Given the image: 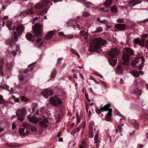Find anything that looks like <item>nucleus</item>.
<instances>
[{"label":"nucleus","mask_w":148,"mask_h":148,"mask_svg":"<svg viewBox=\"0 0 148 148\" xmlns=\"http://www.w3.org/2000/svg\"><path fill=\"white\" fill-rule=\"evenodd\" d=\"M6 24L9 30H12L13 32V34L11 36V39L7 41V43L12 46L17 40L18 36H20L24 32V27L23 25L20 24L18 25L16 28L13 26L12 28L11 27L12 25V22L9 20L6 22Z\"/></svg>","instance_id":"obj_1"},{"label":"nucleus","mask_w":148,"mask_h":148,"mask_svg":"<svg viewBox=\"0 0 148 148\" xmlns=\"http://www.w3.org/2000/svg\"><path fill=\"white\" fill-rule=\"evenodd\" d=\"M33 32L36 37L38 38L35 39L34 36L30 34H27L25 35L26 39L32 41H36L37 45L41 47L45 42L44 40L42 41L40 38L42 36V25L40 23H36L35 26L32 28Z\"/></svg>","instance_id":"obj_2"},{"label":"nucleus","mask_w":148,"mask_h":148,"mask_svg":"<svg viewBox=\"0 0 148 148\" xmlns=\"http://www.w3.org/2000/svg\"><path fill=\"white\" fill-rule=\"evenodd\" d=\"M106 41L100 38H96L93 40L90 44V48L89 49L90 52H97L99 53L101 51L102 47L106 43Z\"/></svg>","instance_id":"obj_3"},{"label":"nucleus","mask_w":148,"mask_h":148,"mask_svg":"<svg viewBox=\"0 0 148 148\" xmlns=\"http://www.w3.org/2000/svg\"><path fill=\"white\" fill-rule=\"evenodd\" d=\"M35 63H32L30 64L28 67V69L22 72L19 75V78L21 84L24 85L27 83L29 78L31 77L32 75V71L34 69Z\"/></svg>","instance_id":"obj_4"},{"label":"nucleus","mask_w":148,"mask_h":148,"mask_svg":"<svg viewBox=\"0 0 148 148\" xmlns=\"http://www.w3.org/2000/svg\"><path fill=\"white\" fill-rule=\"evenodd\" d=\"M110 103H109L105 105L103 107L100 106V108H96V111L98 114H99L101 112L106 111H108V112L105 117V119L108 121H111L112 120L111 117L112 115V109L110 108L111 107Z\"/></svg>","instance_id":"obj_5"},{"label":"nucleus","mask_w":148,"mask_h":148,"mask_svg":"<svg viewBox=\"0 0 148 148\" xmlns=\"http://www.w3.org/2000/svg\"><path fill=\"white\" fill-rule=\"evenodd\" d=\"M23 126L24 128H21L19 130V133L20 136L25 137L28 134L31 130L32 132H36L37 129L35 126H31L27 123H23Z\"/></svg>","instance_id":"obj_6"},{"label":"nucleus","mask_w":148,"mask_h":148,"mask_svg":"<svg viewBox=\"0 0 148 148\" xmlns=\"http://www.w3.org/2000/svg\"><path fill=\"white\" fill-rule=\"evenodd\" d=\"M134 54V51L132 49L128 47L125 48L122 56L123 60L124 61L123 64H127L130 60L131 56Z\"/></svg>","instance_id":"obj_7"},{"label":"nucleus","mask_w":148,"mask_h":148,"mask_svg":"<svg viewBox=\"0 0 148 148\" xmlns=\"http://www.w3.org/2000/svg\"><path fill=\"white\" fill-rule=\"evenodd\" d=\"M119 53L117 49H113L110 51L109 56L110 57L108 59L109 64L112 66L115 65L117 61V56Z\"/></svg>","instance_id":"obj_8"},{"label":"nucleus","mask_w":148,"mask_h":148,"mask_svg":"<svg viewBox=\"0 0 148 148\" xmlns=\"http://www.w3.org/2000/svg\"><path fill=\"white\" fill-rule=\"evenodd\" d=\"M26 113V110L25 108L18 109L16 112V114L18 120L21 121L24 120Z\"/></svg>","instance_id":"obj_9"},{"label":"nucleus","mask_w":148,"mask_h":148,"mask_svg":"<svg viewBox=\"0 0 148 148\" xmlns=\"http://www.w3.org/2000/svg\"><path fill=\"white\" fill-rule=\"evenodd\" d=\"M50 0H42L41 2L40 3H37L35 7L36 9L38 10L44 7L47 5L49 2ZM54 3L61 1L62 0H52Z\"/></svg>","instance_id":"obj_10"},{"label":"nucleus","mask_w":148,"mask_h":148,"mask_svg":"<svg viewBox=\"0 0 148 148\" xmlns=\"http://www.w3.org/2000/svg\"><path fill=\"white\" fill-rule=\"evenodd\" d=\"M49 101L51 104L55 107H59L62 104L61 100L57 96L51 97L49 99Z\"/></svg>","instance_id":"obj_11"},{"label":"nucleus","mask_w":148,"mask_h":148,"mask_svg":"<svg viewBox=\"0 0 148 148\" xmlns=\"http://www.w3.org/2000/svg\"><path fill=\"white\" fill-rule=\"evenodd\" d=\"M134 42L136 45H139L140 47L146 48H148V39L145 41L144 40H140L137 38L134 39Z\"/></svg>","instance_id":"obj_12"},{"label":"nucleus","mask_w":148,"mask_h":148,"mask_svg":"<svg viewBox=\"0 0 148 148\" xmlns=\"http://www.w3.org/2000/svg\"><path fill=\"white\" fill-rule=\"evenodd\" d=\"M112 4V0H106L104 3L103 5L105 7V8L102 7L100 8L101 11L104 12H107L108 10V8L110 7Z\"/></svg>","instance_id":"obj_13"},{"label":"nucleus","mask_w":148,"mask_h":148,"mask_svg":"<svg viewBox=\"0 0 148 148\" xmlns=\"http://www.w3.org/2000/svg\"><path fill=\"white\" fill-rule=\"evenodd\" d=\"M27 118L29 121L35 123H37L39 121L38 118L34 115L29 114L27 116Z\"/></svg>","instance_id":"obj_14"},{"label":"nucleus","mask_w":148,"mask_h":148,"mask_svg":"<svg viewBox=\"0 0 148 148\" xmlns=\"http://www.w3.org/2000/svg\"><path fill=\"white\" fill-rule=\"evenodd\" d=\"M34 8H31L29 10H28V11L27 12L26 11L21 12L19 15L22 17L25 16L27 14H33L34 13Z\"/></svg>","instance_id":"obj_15"},{"label":"nucleus","mask_w":148,"mask_h":148,"mask_svg":"<svg viewBox=\"0 0 148 148\" xmlns=\"http://www.w3.org/2000/svg\"><path fill=\"white\" fill-rule=\"evenodd\" d=\"M139 83L135 81L134 83V84L135 85V87L134 89L133 92L135 95H140L141 94V89H139L138 87V84Z\"/></svg>","instance_id":"obj_16"},{"label":"nucleus","mask_w":148,"mask_h":148,"mask_svg":"<svg viewBox=\"0 0 148 148\" xmlns=\"http://www.w3.org/2000/svg\"><path fill=\"white\" fill-rule=\"evenodd\" d=\"M41 94L45 98H47L49 96H51L53 95V92L51 90H46L42 91Z\"/></svg>","instance_id":"obj_17"},{"label":"nucleus","mask_w":148,"mask_h":148,"mask_svg":"<svg viewBox=\"0 0 148 148\" xmlns=\"http://www.w3.org/2000/svg\"><path fill=\"white\" fill-rule=\"evenodd\" d=\"M142 0H130L128 2V4L131 7L134 6L136 4L141 3Z\"/></svg>","instance_id":"obj_18"},{"label":"nucleus","mask_w":148,"mask_h":148,"mask_svg":"<svg viewBox=\"0 0 148 148\" xmlns=\"http://www.w3.org/2000/svg\"><path fill=\"white\" fill-rule=\"evenodd\" d=\"M86 126V123L84 122L81 125H79L78 127H77L76 129H73L72 131L71 134H74L75 133L79 132L80 130V128L82 127L83 128V130L84 129Z\"/></svg>","instance_id":"obj_19"},{"label":"nucleus","mask_w":148,"mask_h":148,"mask_svg":"<svg viewBox=\"0 0 148 148\" xmlns=\"http://www.w3.org/2000/svg\"><path fill=\"white\" fill-rule=\"evenodd\" d=\"M126 25L124 24H117L115 25L114 27L119 31H124L125 30Z\"/></svg>","instance_id":"obj_20"},{"label":"nucleus","mask_w":148,"mask_h":148,"mask_svg":"<svg viewBox=\"0 0 148 148\" xmlns=\"http://www.w3.org/2000/svg\"><path fill=\"white\" fill-rule=\"evenodd\" d=\"M48 120L47 119H44L39 123L40 125L42 127H47V125L46 123H48Z\"/></svg>","instance_id":"obj_21"},{"label":"nucleus","mask_w":148,"mask_h":148,"mask_svg":"<svg viewBox=\"0 0 148 148\" xmlns=\"http://www.w3.org/2000/svg\"><path fill=\"white\" fill-rule=\"evenodd\" d=\"M124 62V61H123L122 62L123 64L118 66L117 68V71L120 73H122L123 72V71L124 70L123 67H124V65L128 64L127 63L126 64H123Z\"/></svg>","instance_id":"obj_22"},{"label":"nucleus","mask_w":148,"mask_h":148,"mask_svg":"<svg viewBox=\"0 0 148 148\" xmlns=\"http://www.w3.org/2000/svg\"><path fill=\"white\" fill-rule=\"evenodd\" d=\"M4 60H2L0 61V76H3L4 75L3 72L2 71L3 65L4 63Z\"/></svg>","instance_id":"obj_23"},{"label":"nucleus","mask_w":148,"mask_h":148,"mask_svg":"<svg viewBox=\"0 0 148 148\" xmlns=\"http://www.w3.org/2000/svg\"><path fill=\"white\" fill-rule=\"evenodd\" d=\"M54 33L52 31H50L48 32V33L45 35L44 40H48L50 39L53 35Z\"/></svg>","instance_id":"obj_24"},{"label":"nucleus","mask_w":148,"mask_h":148,"mask_svg":"<svg viewBox=\"0 0 148 148\" xmlns=\"http://www.w3.org/2000/svg\"><path fill=\"white\" fill-rule=\"evenodd\" d=\"M123 123L121 124V125H119L115 128V131L117 132H121L123 130L121 126L123 125Z\"/></svg>","instance_id":"obj_25"},{"label":"nucleus","mask_w":148,"mask_h":148,"mask_svg":"<svg viewBox=\"0 0 148 148\" xmlns=\"http://www.w3.org/2000/svg\"><path fill=\"white\" fill-rule=\"evenodd\" d=\"M131 123L137 129H138L139 126V124L137 122L136 120H132L131 121Z\"/></svg>","instance_id":"obj_26"},{"label":"nucleus","mask_w":148,"mask_h":148,"mask_svg":"<svg viewBox=\"0 0 148 148\" xmlns=\"http://www.w3.org/2000/svg\"><path fill=\"white\" fill-rule=\"evenodd\" d=\"M140 59V58L138 57L134 59V60H132V65L134 66H135V64L138 62Z\"/></svg>","instance_id":"obj_27"},{"label":"nucleus","mask_w":148,"mask_h":148,"mask_svg":"<svg viewBox=\"0 0 148 148\" xmlns=\"http://www.w3.org/2000/svg\"><path fill=\"white\" fill-rule=\"evenodd\" d=\"M13 65V63L10 62L7 63L6 66L7 68V71H9L10 70L12 69Z\"/></svg>","instance_id":"obj_28"},{"label":"nucleus","mask_w":148,"mask_h":148,"mask_svg":"<svg viewBox=\"0 0 148 148\" xmlns=\"http://www.w3.org/2000/svg\"><path fill=\"white\" fill-rule=\"evenodd\" d=\"M36 105H33V108H32V111L33 113L35 114L36 115L38 114V112L36 108Z\"/></svg>","instance_id":"obj_29"},{"label":"nucleus","mask_w":148,"mask_h":148,"mask_svg":"<svg viewBox=\"0 0 148 148\" xmlns=\"http://www.w3.org/2000/svg\"><path fill=\"white\" fill-rule=\"evenodd\" d=\"M103 30L102 28L100 27H99L96 28V30L95 31H93V33H100Z\"/></svg>","instance_id":"obj_30"},{"label":"nucleus","mask_w":148,"mask_h":148,"mask_svg":"<svg viewBox=\"0 0 148 148\" xmlns=\"http://www.w3.org/2000/svg\"><path fill=\"white\" fill-rule=\"evenodd\" d=\"M80 34L82 36H86V37H85V38H87L88 34L86 30H82V31L80 32Z\"/></svg>","instance_id":"obj_31"},{"label":"nucleus","mask_w":148,"mask_h":148,"mask_svg":"<svg viewBox=\"0 0 148 148\" xmlns=\"http://www.w3.org/2000/svg\"><path fill=\"white\" fill-rule=\"evenodd\" d=\"M82 1L84 2V3L85 4L87 7H88L91 5H92V3L89 2L87 1L86 0H81Z\"/></svg>","instance_id":"obj_32"},{"label":"nucleus","mask_w":148,"mask_h":148,"mask_svg":"<svg viewBox=\"0 0 148 148\" xmlns=\"http://www.w3.org/2000/svg\"><path fill=\"white\" fill-rule=\"evenodd\" d=\"M110 11L114 13L116 12L117 11V8L115 6H114L113 7L110 8Z\"/></svg>","instance_id":"obj_33"},{"label":"nucleus","mask_w":148,"mask_h":148,"mask_svg":"<svg viewBox=\"0 0 148 148\" xmlns=\"http://www.w3.org/2000/svg\"><path fill=\"white\" fill-rule=\"evenodd\" d=\"M8 145L9 147H15L18 146V144L15 143H9Z\"/></svg>","instance_id":"obj_34"},{"label":"nucleus","mask_w":148,"mask_h":148,"mask_svg":"<svg viewBox=\"0 0 148 148\" xmlns=\"http://www.w3.org/2000/svg\"><path fill=\"white\" fill-rule=\"evenodd\" d=\"M132 75L135 77H138L139 75L138 72L136 71H133L132 72Z\"/></svg>","instance_id":"obj_35"},{"label":"nucleus","mask_w":148,"mask_h":148,"mask_svg":"<svg viewBox=\"0 0 148 148\" xmlns=\"http://www.w3.org/2000/svg\"><path fill=\"white\" fill-rule=\"evenodd\" d=\"M47 11L46 9L44 10L43 11L39 10L37 14L39 15H42L46 13Z\"/></svg>","instance_id":"obj_36"},{"label":"nucleus","mask_w":148,"mask_h":148,"mask_svg":"<svg viewBox=\"0 0 148 148\" xmlns=\"http://www.w3.org/2000/svg\"><path fill=\"white\" fill-rule=\"evenodd\" d=\"M82 16L85 17H88L90 16V14L87 12H84L82 13Z\"/></svg>","instance_id":"obj_37"},{"label":"nucleus","mask_w":148,"mask_h":148,"mask_svg":"<svg viewBox=\"0 0 148 148\" xmlns=\"http://www.w3.org/2000/svg\"><path fill=\"white\" fill-rule=\"evenodd\" d=\"M98 135L97 134L95 135L94 138L95 143H99V140H98Z\"/></svg>","instance_id":"obj_38"},{"label":"nucleus","mask_w":148,"mask_h":148,"mask_svg":"<svg viewBox=\"0 0 148 148\" xmlns=\"http://www.w3.org/2000/svg\"><path fill=\"white\" fill-rule=\"evenodd\" d=\"M71 52H72V53H74V54H75L77 56H78V57H79V54L76 51L75 49H71Z\"/></svg>","instance_id":"obj_39"},{"label":"nucleus","mask_w":148,"mask_h":148,"mask_svg":"<svg viewBox=\"0 0 148 148\" xmlns=\"http://www.w3.org/2000/svg\"><path fill=\"white\" fill-rule=\"evenodd\" d=\"M56 75V70L55 69H54L51 73V76L52 78H54Z\"/></svg>","instance_id":"obj_40"},{"label":"nucleus","mask_w":148,"mask_h":148,"mask_svg":"<svg viewBox=\"0 0 148 148\" xmlns=\"http://www.w3.org/2000/svg\"><path fill=\"white\" fill-rule=\"evenodd\" d=\"M12 99H13L14 101L15 102H19V99L18 98H16L15 96L14 95H12Z\"/></svg>","instance_id":"obj_41"},{"label":"nucleus","mask_w":148,"mask_h":148,"mask_svg":"<svg viewBox=\"0 0 148 148\" xmlns=\"http://www.w3.org/2000/svg\"><path fill=\"white\" fill-rule=\"evenodd\" d=\"M5 102V100L3 99L2 95H0V104H2Z\"/></svg>","instance_id":"obj_42"},{"label":"nucleus","mask_w":148,"mask_h":148,"mask_svg":"<svg viewBox=\"0 0 148 148\" xmlns=\"http://www.w3.org/2000/svg\"><path fill=\"white\" fill-rule=\"evenodd\" d=\"M148 37V34H143L141 35V38L142 40H144L146 38Z\"/></svg>","instance_id":"obj_43"},{"label":"nucleus","mask_w":148,"mask_h":148,"mask_svg":"<svg viewBox=\"0 0 148 148\" xmlns=\"http://www.w3.org/2000/svg\"><path fill=\"white\" fill-rule=\"evenodd\" d=\"M22 101H28L27 99L24 96H22L21 98Z\"/></svg>","instance_id":"obj_44"},{"label":"nucleus","mask_w":148,"mask_h":148,"mask_svg":"<svg viewBox=\"0 0 148 148\" xmlns=\"http://www.w3.org/2000/svg\"><path fill=\"white\" fill-rule=\"evenodd\" d=\"M89 131H93V127L92 125H91V123H89Z\"/></svg>","instance_id":"obj_45"},{"label":"nucleus","mask_w":148,"mask_h":148,"mask_svg":"<svg viewBox=\"0 0 148 148\" xmlns=\"http://www.w3.org/2000/svg\"><path fill=\"white\" fill-rule=\"evenodd\" d=\"M101 82L102 84H103V86L105 88H107V83L106 82L103 81H101Z\"/></svg>","instance_id":"obj_46"},{"label":"nucleus","mask_w":148,"mask_h":148,"mask_svg":"<svg viewBox=\"0 0 148 148\" xmlns=\"http://www.w3.org/2000/svg\"><path fill=\"white\" fill-rule=\"evenodd\" d=\"M76 27H77L78 28H81L80 27V25L78 24H77V25H73V28L74 29H75V28H76Z\"/></svg>","instance_id":"obj_47"},{"label":"nucleus","mask_w":148,"mask_h":148,"mask_svg":"<svg viewBox=\"0 0 148 148\" xmlns=\"http://www.w3.org/2000/svg\"><path fill=\"white\" fill-rule=\"evenodd\" d=\"M89 133L91 138H92L94 136L93 131H89Z\"/></svg>","instance_id":"obj_48"},{"label":"nucleus","mask_w":148,"mask_h":148,"mask_svg":"<svg viewBox=\"0 0 148 148\" xmlns=\"http://www.w3.org/2000/svg\"><path fill=\"white\" fill-rule=\"evenodd\" d=\"M97 20L99 22H100L101 23H105L106 22V20H103V21H101L100 20V18H97Z\"/></svg>","instance_id":"obj_49"},{"label":"nucleus","mask_w":148,"mask_h":148,"mask_svg":"<svg viewBox=\"0 0 148 148\" xmlns=\"http://www.w3.org/2000/svg\"><path fill=\"white\" fill-rule=\"evenodd\" d=\"M117 21L118 23H121L123 22L124 21V20L123 19H122L119 18L117 20Z\"/></svg>","instance_id":"obj_50"},{"label":"nucleus","mask_w":148,"mask_h":148,"mask_svg":"<svg viewBox=\"0 0 148 148\" xmlns=\"http://www.w3.org/2000/svg\"><path fill=\"white\" fill-rule=\"evenodd\" d=\"M81 143L82 145V146L84 147H86V143L85 141V140H83L82 141Z\"/></svg>","instance_id":"obj_51"},{"label":"nucleus","mask_w":148,"mask_h":148,"mask_svg":"<svg viewBox=\"0 0 148 148\" xmlns=\"http://www.w3.org/2000/svg\"><path fill=\"white\" fill-rule=\"evenodd\" d=\"M59 35L60 36H63L64 37L65 36V35H64V34L63 32H61L59 33Z\"/></svg>","instance_id":"obj_52"},{"label":"nucleus","mask_w":148,"mask_h":148,"mask_svg":"<svg viewBox=\"0 0 148 148\" xmlns=\"http://www.w3.org/2000/svg\"><path fill=\"white\" fill-rule=\"evenodd\" d=\"M67 37V38L69 39H71L73 38V35H71L69 36H66Z\"/></svg>","instance_id":"obj_53"},{"label":"nucleus","mask_w":148,"mask_h":148,"mask_svg":"<svg viewBox=\"0 0 148 148\" xmlns=\"http://www.w3.org/2000/svg\"><path fill=\"white\" fill-rule=\"evenodd\" d=\"M89 107V105L88 103L86 104V109L87 112H88V109Z\"/></svg>","instance_id":"obj_54"},{"label":"nucleus","mask_w":148,"mask_h":148,"mask_svg":"<svg viewBox=\"0 0 148 148\" xmlns=\"http://www.w3.org/2000/svg\"><path fill=\"white\" fill-rule=\"evenodd\" d=\"M12 53L14 56H15L16 55L17 53L16 52L14 51L13 50L12 52Z\"/></svg>","instance_id":"obj_55"},{"label":"nucleus","mask_w":148,"mask_h":148,"mask_svg":"<svg viewBox=\"0 0 148 148\" xmlns=\"http://www.w3.org/2000/svg\"><path fill=\"white\" fill-rule=\"evenodd\" d=\"M16 127L15 123H13L12 124V128L13 130H14Z\"/></svg>","instance_id":"obj_56"},{"label":"nucleus","mask_w":148,"mask_h":148,"mask_svg":"<svg viewBox=\"0 0 148 148\" xmlns=\"http://www.w3.org/2000/svg\"><path fill=\"white\" fill-rule=\"evenodd\" d=\"M61 59H58V63L57 64H60L61 63Z\"/></svg>","instance_id":"obj_57"},{"label":"nucleus","mask_w":148,"mask_h":148,"mask_svg":"<svg viewBox=\"0 0 148 148\" xmlns=\"http://www.w3.org/2000/svg\"><path fill=\"white\" fill-rule=\"evenodd\" d=\"M62 96H64L66 95V92L65 91L63 90H62Z\"/></svg>","instance_id":"obj_58"},{"label":"nucleus","mask_w":148,"mask_h":148,"mask_svg":"<svg viewBox=\"0 0 148 148\" xmlns=\"http://www.w3.org/2000/svg\"><path fill=\"white\" fill-rule=\"evenodd\" d=\"M145 118L148 120V113L145 114Z\"/></svg>","instance_id":"obj_59"},{"label":"nucleus","mask_w":148,"mask_h":148,"mask_svg":"<svg viewBox=\"0 0 148 148\" xmlns=\"http://www.w3.org/2000/svg\"><path fill=\"white\" fill-rule=\"evenodd\" d=\"M8 16H5L3 17V20H6V19H8Z\"/></svg>","instance_id":"obj_60"},{"label":"nucleus","mask_w":148,"mask_h":148,"mask_svg":"<svg viewBox=\"0 0 148 148\" xmlns=\"http://www.w3.org/2000/svg\"><path fill=\"white\" fill-rule=\"evenodd\" d=\"M143 147V145H138V148H142Z\"/></svg>","instance_id":"obj_61"},{"label":"nucleus","mask_w":148,"mask_h":148,"mask_svg":"<svg viewBox=\"0 0 148 148\" xmlns=\"http://www.w3.org/2000/svg\"><path fill=\"white\" fill-rule=\"evenodd\" d=\"M85 95L86 97H88V94L86 91H85Z\"/></svg>","instance_id":"obj_62"},{"label":"nucleus","mask_w":148,"mask_h":148,"mask_svg":"<svg viewBox=\"0 0 148 148\" xmlns=\"http://www.w3.org/2000/svg\"><path fill=\"white\" fill-rule=\"evenodd\" d=\"M96 76H98L99 77L101 78H102V77H103V76L102 75H100V74H96Z\"/></svg>","instance_id":"obj_63"},{"label":"nucleus","mask_w":148,"mask_h":148,"mask_svg":"<svg viewBox=\"0 0 148 148\" xmlns=\"http://www.w3.org/2000/svg\"><path fill=\"white\" fill-rule=\"evenodd\" d=\"M38 19V17H35V18H34L33 21L34 22H35V21H36Z\"/></svg>","instance_id":"obj_64"}]
</instances>
